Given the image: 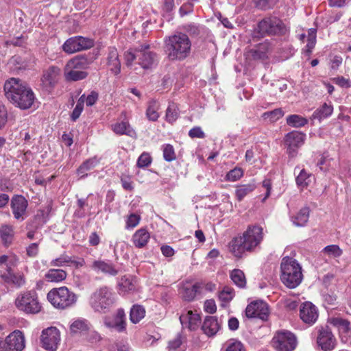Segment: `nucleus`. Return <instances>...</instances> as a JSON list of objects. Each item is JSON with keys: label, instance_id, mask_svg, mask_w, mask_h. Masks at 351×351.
Listing matches in <instances>:
<instances>
[{"label": "nucleus", "instance_id": "obj_1", "mask_svg": "<svg viewBox=\"0 0 351 351\" xmlns=\"http://www.w3.org/2000/svg\"><path fill=\"white\" fill-rule=\"evenodd\" d=\"M5 95L15 106L27 110L34 103L35 95L26 83L19 78H10L4 84Z\"/></svg>", "mask_w": 351, "mask_h": 351}, {"label": "nucleus", "instance_id": "obj_2", "mask_svg": "<svg viewBox=\"0 0 351 351\" xmlns=\"http://www.w3.org/2000/svg\"><path fill=\"white\" fill-rule=\"evenodd\" d=\"M263 239V228L258 226H250L242 236L234 237L229 243L230 252L241 258L245 252H252Z\"/></svg>", "mask_w": 351, "mask_h": 351}, {"label": "nucleus", "instance_id": "obj_3", "mask_svg": "<svg viewBox=\"0 0 351 351\" xmlns=\"http://www.w3.org/2000/svg\"><path fill=\"white\" fill-rule=\"evenodd\" d=\"M124 60L127 66H131L136 60L137 64L145 70L152 69L158 62L157 54L150 51V46L147 44L129 49L124 53Z\"/></svg>", "mask_w": 351, "mask_h": 351}, {"label": "nucleus", "instance_id": "obj_4", "mask_svg": "<svg viewBox=\"0 0 351 351\" xmlns=\"http://www.w3.org/2000/svg\"><path fill=\"white\" fill-rule=\"evenodd\" d=\"M191 49V42L184 33H178L169 37L166 43V52L171 60H183L186 58Z\"/></svg>", "mask_w": 351, "mask_h": 351}, {"label": "nucleus", "instance_id": "obj_5", "mask_svg": "<svg viewBox=\"0 0 351 351\" xmlns=\"http://www.w3.org/2000/svg\"><path fill=\"white\" fill-rule=\"evenodd\" d=\"M280 278L283 284L289 289L297 287L302 282V267L293 258L285 256L280 263Z\"/></svg>", "mask_w": 351, "mask_h": 351}, {"label": "nucleus", "instance_id": "obj_6", "mask_svg": "<svg viewBox=\"0 0 351 351\" xmlns=\"http://www.w3.org/2000/svg\"><path fill=\"white\" fill-rule=\"evenodd\" d=\"M287 28L279 18L274 16L265 17L258 22L256 28L253 32L254 38H263L266 36L284 35Z\"/></svg>", "mask_w": 351, "mask_h": 351}, {"label": "nucleus", "instance_id": "obj_7", "mask_svg": "<svg viewBox=\"0 0 351 351\" xmlns=\"http://www.w3.org/2000/svg\"><path fill=\"white\" fill-rule=\"evenodd\" d=\"M47 298L55 308L61 310L73 306L77 300V295L64 286L52 289Z\"/></svg>", "mask_w": 351, "mask_h": 351}, {"label": "nucleus", "instance_id": "obj_8", "mask_svg": "<svg viewBox=\"0 0 351 351\" xmlns=\"http://www.w3.org/2000/svg\"><path fill=\"white\" fill-rule=\"evenodd\" d=\"M114 303L112 293L108 287H102L91 295L90 304L95 311L106 313Z\"/></svg>", "mask_w": 351, "mask_h": 351}, {"label": "nucleus", "instance_id": "obj_9", "mask_svg": "<svg viewBox=\"0 0 351 351\" xmlns=\"http://www.w3.org/2000/svg\"><path fill=\"white\" fill-rule=\"evenodd\" d=\"M15 306L19 310L27 314H36L42 308L35 291H26L19 294L15 300Z\"/></svg>", "mask_w": 351, "mask_h": 351}, {"label": "nucleus", "instance_id": "obj_10", "mask_svg": "<svg viewBox=\"0 0 351 351\" xmlns=\"http://www.w3.org/2000/svg\"><path fill=\"white\" fill-rule=\"evenodd\" d=\"M272 346L277 351H293L297 344L295 335L288 330L276 332L271 341Z\"/></svg>", "mask_w": 351, "mask_h": 351}, {"label": "nucleus", "instance_id": "obj_11", "mask_svg": "<svg viewBox=\"0 0 351 351\" xmlns=\"http://www.w3.org/2000/svg\"><path fill=\"white\" fill-rule=\"evenodd\" d=\"M306 138L304 133L298 131H292L287 133L284 138L287 153L290 158H294L298 154V149L304 143Z\"/></svg>", "mask_w": 351, "mask_h": 351}, {"label": "nucleus", "instance_id": "obj_12", "mask_svg": "<svg viewBox=\"0 0 351 351\" xmlns=\"http://www.w3.org/2000/svg\"><path fill=\"white\" fill-rule=\"evenodd\" d=\"M317 343L323 351H331L337 345V339L328 326L317 328Z\"/></svg>", "mask_w": 351, "mask_h": 351}, {"label": "nucleus", "instance_id": "obj_13", "mask_svg": "<svg viewBox=\"0 0 351 351\" xmlns=\"http://www.w3.org/2000/svg\"><path fill=\"white\" fill-rule=\"evenodd\" d=\"M40 341L45 350L56 351L60 341V331L56 327L47 328L43 330Z\"/></svg>", "mask_w": 351, "mask_h": 351}, {"label": "nucleus", "instance_id": "obj_14", "mask_svg": "<svg viewBox=\"0 0 351 351\" xmlns=\"http://www.w3.org/2000/svg\"><path fill=\"white\" fill-rule=\"evenodd\" d=\"M93 45V40L82 36H75L66 40L62 48L65 52L73 53L81 50L90 49Z\"/></svg>", "mask_w": 351, "mask_h": 351}, {"label": "nucleus", "instance_id": "obj_15", "mask_svg": "<svg viewBox=\"0 0 351 351\" xmlns=\"http://www.w3.org/2000/svg\"><path fill=\"white\" fill-rule=\"evenodd\" d=\"M269 306L263 300H255L250 302L245 308V315L247 318H258L267 320L269 316Z\"/></svg>", "mask_w": 351, "mask_h": 351}, {"label": "nucleus", "instance_id": "obj_16", "mask_svg": "<svg viewBox=\"0 0 351 351\" xmlns=\"http://www.w3.org/2000/svg\"><path fill=\"white\" fill-rule=\"evenodd\" d=\"M27 200L23 195H14L11 200V208L14 217L17 220L23 221L25 219Z\"/></svg>", "mask_w": 351, "mask_h": 351}, {"label": "nucleus", "instance_id": "obj_17", "mask_svg": "<svg viewBox=\"0 0 351 351\" xmlns=\"http://www.w3.org/2000/svg\"><path fill=\"white\" fill-rule=\"evenodd\" d=\"M104 324L109 328H113L119 332L126 329L125 315L123 309H119L113 317H106Z\"/></svg>", "mask_w": 351, "mask_h": 351}, {"label": "nucleus", "instance_id": "obj_18", "mask_svg": "<svg viewBox=\"0 0 351 351\" xmlns=\"http://www.w3.org/2000/svg\"><path fill=\"white\" fill-rule=\"evenodd\" d=\"M270 51V44L264 42L256 45L245 53V57L249 60H265L268 58V53Z\"/></svg>", "mask_w": 351, "mask_h": 351}, {"label": "nucleus", "instance_id": "obj_19", "mask_svg": "<svg viewBox=\"0 0 351 351\" xmlns=\"http://www.w3.org/2000/svg\"><path fill=\"white\" fill-rule=\"evenodd\" d=\"M95 57L93 53L79 55L71 59L66 65L69 69H80L84 71L87 69L94 62Z\"/></svg>", "mask_w": 351, "mask_h": 351}, {"label": "nucleus", "instance_id": "obj_20", "mask_svg": "<svg viewBox=\"0 0 351 351\" xmlns=\"http://www.w3.org/2000/svg\"><path fill=\"white\" fill-rule=\"evenodd\" d=\"M201 284L191 282H182L179 289V293L182 298L187 302L193 301L196 295L200 293Z\"/></svg>", "mask_w": 351, "mask_h": 351}, {"label": "nucleus", "instance_id": "obj_21", "mask_svg": "<svg viewBox=\"0 0 351 351\" xmlns=\"http://www.w3.org/2000/svg\"><path fill=\"white\" fill-rule=\"evenodd\" d=\"M10 351H23L25 347V340L23 332L16 330L5 337Z\"/></svg>", "mask_w": 351, "mask_h": 351}, {"label": "nucleus", "instance_id": "obj_22", "mask_svg": "<svg viewBox=\"0 0 351 351\" xmlns=\"http://www.w3.org/2000/svg\"><path fill=\"white\" fill-rule=\"evenodd\" d=\"M300 316L304 322L311 325L316 322L318 312L315 305L311 302H306L300 307Z\"/></svg>", "mask_w": 351, "mask_h": 351}, {"label": "nucleus", "instance_id": "obj_23", "mask_svg": "<svg viewBox=\"0 0 351 351\" xmlns=\"http://www.w3.org/2000/svg\"><path fill=\"white\" fill-rule=\"evenodd\" d=\"M90 268L97 272L112 276H117L119 272L115 265L109 261L95 260L92 263Z\"/></svg>", "mask_w": 351, "mask_h": 351}, {"label": "nucleus", "instance_id": "obj_24", "mask_svg": "<svg viewBox=\"0 0 351 351\" xmlns=\"http://www.w3.org/2000/svg\"><path fill=\"white\" fill-rule=\"evenodd\" d=\"M60 69L56 66H51L43 72L42 82L46 88H53L57 84Z\"/></svg>", "mask_w": 351, "mask_h": 351}, {"label": "nucleus", "instance_id": "obj_25", "mask_svg": "<svg viewBox=\"0 0 351 351\" xmlns=\"http://www.w3.org/2000/svg\"><path fill=\"white\" fill-rule=\"evenodd\" d=\"M107 66L109 70L115 75L121 72V61L119 53L115 47H110L107 56Z\"/></svg>", "mask_w": 351, "mask_h": 351}, {"label": "nucleus", "instance_id": "obj_26", "mask_svg": "<svg viewBox=\"0 0 351 351\" xmlns=\"http://www.w3.org/2000/svg\"><path fill=\"white\" fill-rule=\"evenodd\" d=\"M180 321L183 326L187 327L190 330H195L200 324L201 318L199 314L189 311L186 314L180 316Z\"/></svg>", "mask_w": 351, "mask_h": 351}, {"label": "nucleus", "instance_id": "obj_27", "mask_svg": "<svg viewBox=\"0 0 351 351\" xmlns=\"http://www.w3.org/2000/svg\"><path fill=\"white\" fill-rule=\"evenodd\" d=\"M220 328V324L215 317L207 316L202 326L204 332L209 337L215 335Z\"/></svg>", "mask_w": 351, "mask_h": 351}, {"label": "nucleus", "instance_id": "obj_28", "mask_svg": "<svg viewBox=\"0 0 351 351\" xmlns=\"http://www.w3.org/2000/svg\"><path fill=\"white\" fill-rule=\"evenodd\" d=\"M150 238L149 232L145 228H141L132 236V243L136 247L142 248L148 243Z\"/></svg>", "mask_w": 351, "mask_h": 351}, {"label": "nucleus", "instance_id": "obj_29", "mask_svg": "<svg viewBox=\"0 0 351 351\" xmlns=\"http://www.w3.org/2000/svg\"><path fill=\"white\" fill-rule=\"evenodd\" d=\"M88 76V73L80 69H69L68 65L65 66L64 77L68 82H76L85 79Z\"/></svg>", "mask_w": 351, "mask_h": 351}, {"label": "nucleus", "instance_id": "obj_30", "mask_svg": "<svg viewBox=\"0 0 351 351\" xmlns=\"http://www.w3.org/2000/svg\"><path fill=\"white\" fill-rule=\"evenodd\" d=\"M256 188V185L254 180L247 184L238 185L235 191L237 200L241 202L245 196L253 192Z\"/></svg>", "mask_w": 351, "mask_h": 351}, {"label": "nucleus", "instance_id": "obj_31", "mask_svg": "<svg viewBox=\"0 0 351 351\" xmlns=\"http://www.w3.org/2000/svg\"><path fill=\"white\" fill-rule=\"evenodd\" d=\"M14 232L13 227L3 225L0 228V237L3 245L5 247L10 245L14 239Z\"/></svg>", "mask_w": 351, "mask_h": 351}, {"label": "nucleus", "instance_id": "obj_32", "mask_svg": "<svg viewBox=\"0 0 351 351\" xmlns=\"http://www.w3.org/2000/svg\"><path fill=\"white\" fill-rule=\"evenodd\" d=\"M119 291L126 293L136 289V279L131 275H125L119 282Z\"/></svg>", "mask_w": 351, "mask_h": 351}, {"label": "nucleus", "instance_id": "obj_33", "mask_svg": "<svg viewBox=\"0 0 351 351\" xmlns=\"http://www.w3.org/2000/svg\"><path fill=\"white\" fill-rule=\"evenodd\" d=\"M329 322L337 327L340 334L348 335L351 331L350 322L341 317H332L329 319Z\"/></svg>", "mask_w": 351, "mask_h": 351}, {"label": "nucleus", "instance_id": "obj_34", "mask_svg": "<svg viewBox=\"0 0 351 351\" xmlns=\"http://www.w3.org/2000/svg\"><path fill=\"white\" fill-rule=\"evenodd\" d=\"M310 208L308 206L302 208L297 215L292 217L293 224L297 226H304L308 221Z\"/></svg>", "mask_w": 351, "mask_h": 351}, {"label": "nucleus", "instance_id": "obj_35", "mask_svg": "<svg viewBox=\"0 0 351 351\" xmlns=\"http://www.w3.org/2000/svg\"><path fill=\"white\" fill-rule=\"evenodd\" d=\"M66 277V272L63 269H50L45 274V278L49 282H58L64 280Z\"/></svg>", "mask_w": 351, "mask_h": 351}, {"label": "nucleus", "instance_id": "obj_36", "mask_svg": "<svg viewBox=\"0 0 351 351\" xmlns=\"http://www.w3.org/2000/svg\"><path fill=\"white\" fill-rule=\"evenodd\" d=\"M112 130L117 134L119 135L125 134L130 136H132L135 132L131 128L129 123L127 121H122L120 123H117L112 125Z\"/></svg>", "mask_w": 351, "mask_h": 351}, {"label": "nucleus", "instance_id": "obj_37", "mask_svg": "<svg viewBox=\"0 0 351 351\" xmlns=\"http://www.w3.org/2000/svg\"><path fill=\"white\" fill-rule=\"evenodd\" d=\"M99 163V160L96 157H93L85 160L77 169L78 175H81V178H84L88 176L86 171L93 169Z\"/></svg>", "mask_w": 351, "mask_h": 351}, {"label": "nucleus", "instance_id": "obj_38", "mask_svg": "<svg viewBox=\"0 0 351 351\" xmlns=\"http://www.w3.org/2000/svg\"><path fill=\"white\" fill-rule=\"evenodd\" d=\"M145 315V311L141 305H134L130 310V321L136 324L138 323Z\"/></svg>", "mask_w": 351, "mask_h": 351}, {"label": "nucleus", "instance_id": "obj_39", "mask_svg": "<svg viewBox=\"0 0 351 351\" xmlns=\"http://www.w3.org/2000/svg\"><path fill=\"white\" fill-rule=\"evenodd\" d=\"M333 111L332 105L324 103L321 107L317 108L313 114V119H322L331 115Z\"/></svg>", "mask_w": 351, "mask_h": 351}, {"label": "nucleus", "instance_id": "obj_40", "mask_svg": "<svg viewBox=\"0 0 351 351\" xmlns=\"http://www.w3.org/2000/svg\"><path fill=\"white\" fill-rule=\"evenodd\" d=\"M230 278L233 282L240 288H244L246 285V279L243 271L234 269L230 274Z\"/></svg>", "mask_w": 351, "mask_h": 351}, {"label": "nucleus", "instance_id": "obj_41", "mask_svg": "<svg viewBox=\"0 0 351 351\" xmlns=\"http://www.w3.org/2000/svg\"><path fill=\"white\" fill-rule=\"evenodd\" d=\"M308 120L298 114L289 115L287 117V123L294 128H300L307 124Z\"/></svg>", "mask_w": 351, "mask_h": 351}, {"label": "nucleus", "instance_id": "obj_42", "mask_svg": "<svg viewBox=\"0 0 351 351\" xmlns=\"http://www.w3.org/2000/svg\"><path fill=\"white\" fill-rule=\"evenodd\" d=\"M179 116L178 108L176 104H169L166 112V119L169 123H173Z\"/></svg>", "mask_w": 351, "mask_h": 351}, {"label": "nucleus", "instance_id": "obj_43", "mask_svg": "<svg viewBox=\"0 0 351 351\" xmlns=\"http://www.w3.org/2000/svg\"><path fill=\"white\" fill-rule=\"evenodd\" d=\"M157 110L158 106L156 101L154 100L150 101L146 111V115L150 121H155L158 119L159 114Z\"/></svg>", "mask_w": 351, "mask_h": 351}, {"label": "nucleus", "instance_id": "obj_44", "mask_svg": "<svg viewBox=\"0 0 351 351\" xmlns=\"http://www.w3.org/2000/svg\"><path fill=\"white\" fill-rule=\"evenodd\" d=\"M88 329V325L84 320H75L70 326L71 333L76 334L86 331Z\"/></svg>", "mask_w": 351, "mask_h": 351}, {"label": "nucleus", "instance_id": "obj_45", "mask_svg": "<svg viewBox=\"0 0 351 351\" xmlns=\"http://www.w3.org/2000/svg\"><path fill=\"white\" fill-rule=\"evenodd\" d=\"M73 262L74 261L72 260L71 257L69 256L66 254H62L60 257L52 260L50 263V265L51 267H60Z\"/></svg>", "mask_w": 351, "mask_h": 351}, {"label": "nucleus", "instance_id": "obj_46", "mask_svg": "<svg viewBox=\"0 0 351 351\" xmlns=\"http://www.w3.org/2000/svg\"><path fill=\"white\" fill-rule=\"evenodd\" d=\"M224 351H245L243 344L236 339H230L226 343Z\"/></svg>", "mask_w": 351, "mask_h": 351}, {"label": "nucleus", "instance_id": "obj_47", "mask_svg": "<svg viewBox=\"0 0 351 351\" xmlns=\"http://www.w3.org/2000/svg\"><path fill=\"white\" fill-rule=\"evenodd\" d=\"M243 176V170L240 167H235L228 171L226 176V180L230 182L239 180Z\"/></svg>", "mask_w": 351, "mask_h": 351}, {"label": "nucleus", "instance_id": "obj_48", "mask_svg": "<svg viewBox=\"0 0 351 351\" xmlns=\"http://www.w3.org/2000/svg\"><path fill=\"white\" fill-rule=\"evenodd\" d=\"M324 252L329 256L335 258L339 257L341 256L343 252L337 245H330L325 247L323 250Z\"/></svg>", "mask_w": 351, "mask_h": 351}, {"label": "nucleus", "instance_id": "obj_49", "mask_svg": "<svg viewBox=\"0 0 351 351\" xmlns=\"http://www.w3.org/2000/svg\"><path fill=\"white\" fill-rule=\"evenodd\" d=\"M163 157L167 162H171L176 158L173 146L170 144H167L163 148Z\"/></svg>", "mask_w": 351, "mask_h": 351}, {"label": "nucleus", "instance_id": "obj_50", "mask_svg": "<svg viewBox=\"0 0 351 351\" xmlns=\"http://www.w3.org/2000/svg\"><path fill=\"white\" fill-rule=\"evenodd\" d=\"M162 12L163 16H165V14H167L168 16H170L171 18V12L174 9L175 5H174V0H162Z\"/></svg>", "mask_w": 351, "mask_h": 351}, {"label": "nucleus", "instance_id": "obj_51", "mask_svg": "<svg viewBox=\"0 0 351 351\" xmlns=\"http://www.w3.org/2000/svg\"><path fill=\"white\" fill-rule=\"evenodd\" d=\"M233 289L228 287H225L219 294V298L225 302H229L233 298Z\"/></svg>", "mask_w": 351, "mask_h": 351}, {"label": "nucleus", "instance_id": "obj_52", "mask_svg": "<svg viewBox=\"0 0 351 351\" xmlns=\"http://www.w3.org/2000/svg\"><path fill=\"white\" fill-rule=\"evenodd\" d=\"M152 162V157L148 153H143L137 160V166L140 168L148 167Z\"/></svg>", "mask_w": 351, "mask_h": 351}, {"label": "nucleus", "instance_id": "obj_53", "mask_svg": "<svg viewBox=\"0 0 351 351\" xmlns=\"http://www.w3.org/2000/svg\"><path fill=\"white\" fill-rule=\"evenodd\" d=\"M284 115V112L281 108H277L272 111L265 112L263 117L265 119L269 118L270 121H274L279 119Z\"/></svg>", "mask_w": 351, "mask_h": 351}, {"label": "nucleus", "instance_id": "obj_54", "mask_svg": "<svg viewBox=\"0 0 351 351\" xmlns=\"http://www.w3.org/2000/svg\"><path fill=\"white\" fill-rule=\"evenodd\" d=\"M141 220V217L138 215L132 213L130 214L126 221V228H133L136 227Z\"/></svg>", "mask_w": 351, "mask_h": 351}, {"label": "nucleus", "instance_id": "obj_55", "mask_svg": "<svg viewBox=\"0 0 351 351\" xmlns=\"http://www.w3.org/2000/svg\"><path fill=\"white\" fill-rule=\"evenodd\" d=\"M8 122V111L5 106L0 102V130H3Z\"/></svg>", "mask_w": 351, "mask_h": 351}, {"label": "nucleus", "instance_id": "obj_56", "mask_svg": "<svg viewBox=\"0 0 351 351\" xmlns=\"http://www.w3.org/2000/svg\"><path fill=\"white\" fill-rule=\"evenodd\" d=\"M309 178V175L306 173L304 169L300 171V174L297 176L295 181L298 186L305 187L308 185L307 179Z\"/></svg>", "mask_w": 351, "mask_h": 351}, {"label": "nucleus", "instance_id": "obj_57", "mask_svg": "<svg viewBox=\"0 0 351 351\" xmlns=\"http://www.w3.org/2000/svg\"><path fill=\"white\" fill-rule=\"evenodd\" d=\"M256 8L266 10L272 7V0H254Z\"/></svg>", "mask_w": 351, "mask_h": 351}, {"label": "nucleus", "instance_id": "obj_58", "mask_svg": "<svg viewBox=\"0 0 351 351\" xmlns=\"http://www.w3.org/2000/svg\"><path fill=\"white\" fill-rule=\"evenodd\" d=\"M189 136L192 138H205V134L202 131V128L200 127H194L192 129H191L189 132Z\"/></svg>", "mask_w": 351, "mask_h": 351}, {"label": "nucleus", "instance_id": "obj_59", "mask_svg": "<svg viewBox=\"0 0 351 351\" xmlns=\"http://www.w3.org/2000/svg\"><path fill=\"white\" fill-rule=\"evenodd\" d=\"M204 311L208 313L213 314L216 312L217 306L214 300H207L204 302Z\"/></svg>", "mask_w": 351, "mask_h": 351}, {"label": "nucleus", "instance_id": "obj_60", "mask_svg": "<svg viewBox=\"0 0 351 351\" xmlns=\"http://www.w3.org/2000/svg\"><path fill=\"white\" fill-rule=\"evenodd\" d=\"M334 82L343 88H350L351 86V81L343 77H337L333 79Z\"/></svg>", "mask_w": 351, "mask_h": 351}, {"label": "nucleus", "instance_id": "obj_61", "mask_svg": "<svg viewBox=\"0 0 351 351\" xmlns=\"http://www.w3.org/2000/svg\"><path fill=\"white\" fill-rule=\"evenodd\" d=\"M182 343V336L180 334H178L172 341L169 342L168 348L169 350H176L181 346Z\"/></svg>", "mask_w": 351, "mask_h": 351}, {"label": "nucleus", "instance_id": "obj_62", "mask_svg": "<svg viewBox=\"0 0 351 351\" xmlns=\"http://www.w3.org/2000/svg\"><path fill=\"white\" fill-rule=\"evenodd\" d=\"M12 280L11 282V284H13L14 285H15L16 287H20L21 286H23L25 281V278H24V276L23 274H13V276H12Z\"/></svg>", "mask_w": 351, "mask_h": 351}, {"label": "nucleus", "instance_id": "obj_63", "mask_svg": "<svg viewBox=\"0 0 351 351\" xmlns=\"http://www.w3.org/2000/svg\"><path fill=\"white\" fill-rule=\"evenodd\" d=\"M27 255L29 257H35L38 253V245L36 243L30 244L26 249Z\"/></svg>", "mask_w": 351, "mask_h": 351}, {"label": "nucleus", "instance_id": "obj_64", "mask_svg": "<svg viewBox=\"0 0 351 351\" xmlns=\"http://www.w3.org/2000/svg\"><path fill=\"white\" fill-rule=\"evenodd\" d=\"M7 272H5L3 274H0L1 278L6 283H11L12 276H13V272L10 267L7 265L6 268Z\"/></svg>", "mask_w": 351, "mask_h": 351}]
</instances>
